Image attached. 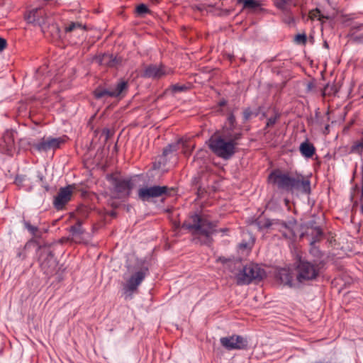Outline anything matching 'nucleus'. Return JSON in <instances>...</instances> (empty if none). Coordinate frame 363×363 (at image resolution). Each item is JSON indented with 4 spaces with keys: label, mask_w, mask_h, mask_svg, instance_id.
Listing matches in <instances>:
<instances>
[{
    "label": "nucleus",
    "mask_w": 363,
    "mask_h": 363,
    "mask_svg": "<svg viewBox=\"0 0 363 363\" xmlns=\"http://www.w3.org/2000/svg\"><path fill=\"white\" fill-rule=\"evenodd\" d=\"M242 137L240 132L230 134L226 133L225 138L221 136L211 137L209 140L210 149L219 157L230 159L235 153L238 140Z\"/></svg>",
    "instance_id": "3"
},
{
    "label": "nucleus",
    "mask_w": 363,
    "mask_h": 363,
    "mask_svg": "<svg viewBox=\"0 0 363 363\" xmlns=\"http://www.w3.org/2000/svg\"><path fill=\"white\" fill-rule=\"evenodd\" d=\"M181 140H179L178 143L174 144H169L168 146L164 148L162 152L163 155L167 156L169 153L177 151L179 149V143H180Z\"/></svg>",
    "instance_id": "29"
},
{
    "label": "nucleus",
    "mask_w": 363,
    "mask_h": 363,
    "mask_svg": "<svg viewBox=\"0 0 363 363\" xmlns=\"http://www.w3.org/2000/svg\"><path fill=\"white\" fill-rule=\"evenodd\" d=\"M226 123H228V124H237L236 119L233 113H230L228 114Z\"/></svg>",
    "instance_id": "39"
},
{
    "label": "nucleus",
    "mask_w": 363,
    "mask_h": 363,
    "mask_svg": "<svg viewBox=\"0 0 363 363\" xmlns=\"http://www.w3.org/2000/svg\"><path fill=\"white\" fill-rule=\"evenodd\" d=\"M312 87H313V84H312L310 83V84H308V90H311Z\"/></svg>",
    "instance_id": "48"
},
{
    "label": "nucleus",
    "mask_w": 363,
    "mask_h": 363,
    "mask_svg": "<svg viewBox=\"0 0 363 363\" xmlns=\"http://www.w3.org/2000/svg\"><path fill=\"white\" fill-rule=\"evenodd\" d=\"M296 225V221L294 219L286 221L281 233L282 235L287 239H292L296 236L294 228Z\"/></svg>",
    "instance_id": "21"
},
{
    "label": "nucleus",
    "mask_w": 363,
    "mask_h": 363,
    "mask_svg": "<svg viewBox=\"0 0 363 363\" xmlns=\"http://www.w3.org/2000/svg\"><path fill=\"white\" fill-rule=\"evenodd\" d=\"M84 28L85 27L79 22H71L65 28V30L66 33H70L77 29L83 30Z\"/></svg>",
    "instance_id": "26"
},
{
    "label": "nucleus",
    "mask_w": 363,
    "mask_h": 363,
    "mask_svg": "<svg viewBox=\"0 0 363 363\" xmlns=\"http://www.w3.org/2000/svg\"><path fill=\"white\" fill-rule=\"evenodd\" d=\"M24 227L33 235H35L36 233L38 230V228L35 226H33L30 224L29 221L23 220Z\"/></svg>",
    "instance_id": "34"
},
{
    "label": "nucleus",
    "mask_w": 363,
    "mask_h": 363,
    "mask_svg": "<svg viewBox=\"0 0 363 363\" xmlns=\"http://www.w3.org/2000/svg\"><path fill=\"white\" fill-rule=\"evenodd\" d=\"M137 177L138 176H135L133 177L125 179H113V185L115 191L119 194L121 196H129L131 194V191L134 188L135 182Z\"/></svg>",
    "instance_id": "10"
},
{
    "label": "nucleus",
    "mask_w": 363,
    "mask_h": 363,
    "mask_svg": "<svg viewBox=\"0 0 363 363\" xmlns=\"http://www.w3.org/2000/svg\"><path fill=\"white\" fill-rule=\"evenodd\" d=\"M171 72V69L167 67L163 64H150L144 68L142 76L145 78L160 79Z\"/></svg>",
    "instance_id": "11"
},
{
    "label": "nucleus",
    "mask_w": 363,
    "mask_h": 363,
    "mask_svg": "<svg viewBox=\"0 0 363 363\" xmlns=\"http://www.w3.org/2000/svg\"><path fill=\"white\" fill-rule=\"evenodd\" d=\"M261 107H258L255 111L250 108H247L243 111L242 116L245 121L250 119L252 116H257L260 112Z\"/></svg>",
    "instance_id": "24"
},
{
    "label": "nucleus",
    "mask_w": 363,
    "mask_h": 363,
    "mask_svg": "<svg viewBox=\"0 0 363 363\" xmlns=\"http://www.w3.org/2000/svg\"><path fill=\"white\" fill-rule=\"evenodd\" d=\"M237 128V124H228V123H225L224 127V133L223 136H225L226 133H230V134H233V132ZM235 133H233L234 134Z\"/></svg>",
    "instance_id": "35"
},
{
    "label": "nucleus",
    "mask_w": 363,
    "mask_h": 363,
    "mask_svg": "<svg viewBox=\"0 0 363 363\" xmlns=\"http://www.w3.org/2000/svg\"><path fill=\"white\" fill-rule=\"evenodd\" d=\"M72 194V191L71 186L60 188L57 194L54 198V207L57 210H62L71 200Z\"/></svg>",
    "instance_id": "13"
},
{
    "label": "nucleus",
    "mask_w": 363,
    "mask_h": 363,
    "mask_svg": "<svg viewBox=\"0 0 363 363\" xmlns=\"http://www.w3.org/2000/svg\"><path fill=\"white\" fill-rule=\"evenodd\" d=\"M94 61L99 65L108 67H116L121 63V58L115 57L111 54L104 53L96 56L94 58Z\"/></svg>",
    "instance_id": "14"
},
{
    "label": "nucleus",
    "mask_w": 363,
    "mask_h": 363,
    "mask_svg": "<svg viewBox=\"0 0 363 363\" xmlns=\"http://www.w3.org/2000/svg\"><path fill=\"white\" fill-rule=\"evenodd\" d=\"M322 262H311L298 257L296 262V281L299 284H303L308 281L316 279L319 276Z\"/></svg>",
    "instance_id": "4"
},
{
    "label": "nucleus",
    "mask_w": 363,
    "mask_h": 363,
    "mask_svg": "<svg viewBox=\"0 0 363 363\" xmlns=\"http://www.w3.org/2000/svg\"><path fill=\"white\" fill-rule=\"evenodd\" d=\"M169 188L167 186H152L140 188L138 190V198L143 201H148L153 198H158L169 194Z\"/></svg>",
    "instance_id": "9"
},
{
    "label": "nucleus",
    "mask_w": 363,
    "mask_h": 363,
    "mask_svg": "<svg viewBox=\"0 0 363 363\" xmlns=\"http://www.w3.org/2000/svg\"><path fill=\"white\" fill-rule=\"evenodd\" d=\"M4 152L8 155H12L15 150L14 132L6 130L3 135Z\"/></svg>",
    "instance_id": "17"
},
{
    "label": "nucleus",
    "mask_w": 363,
    "mask_h": 363,
    "mask_svg": "<svg viewBox=\"0 0 363 363\" xmlns=\"http://www.w3.org/2000/svg\"><path fill=\"white\" fill-rule=\"evenodd\" d=\"M128 89V83L127 81L120 79L115 85L112 87L113 92L114 93L115 98L121 99L124 97L125 93Z\"/></svg>",
    "instance_id": "19"
},
{
    "label": "nucleus",
    "mask_w": 363,
    "mask_h": 363,
    "mask_svg": "<svg viewBox=\"0 0 363 363\" xmlns=\"http://www.w3.org/2000/svg\"><path fill=\"white\" fill-rule=\"evenodd\" d=\"M317 237H321L323 235L322 230L320 228H315V229Z\"/></svg>",
    "instance_id": "44"
},
{
    "label": "nucleus",
    "mask_w": 363,
    "mask_h": 363,
    "mask_svg": "<svg viewBox=\"0 0 363 363\" xmlns=\"http://www.w3.org/2000/svg\"><path fill=\"white\" fill-rule=\"evenodd\" d=\"M24 182V176L18 175L15 179V183L17 184H21Z\"/></svg>",
    "instance_id": "42"
},
{
    "label": "nucleus",
    "mask_w": 363,
    "mask_h": 363,
    "mask_svg": "<svg viewBox=\"0 0 363 363\" xmlns=\"http://www.w3.org/2000/svg\"><path fill=\"white\" fill-rule=\"evenodd\" d=\"M41 267L47 274H51L54 272L56 267V260L54 254L50 251L44 260L41 262Z\"/></svg>",
    "instance_id": "18"
},
{
    "label": "nucleus",
    "mask_w": 363,
    "mask_h": 363,
    "mask_svg": "<svg viewBox=\"0 0 363 363\" xmlns=\"http://www.w3.org/2000/svg\"><path fill=\"white\" fill-rule=\"evenodd\" d=\"M82 220L77 219V223L74 225L70 227V232L72 235H82L84 233V230L82 228Z\"/></svg>",
    "instance_id": "27"
},
{
    "label": "nucleus",
    "mask_w": 363,
    "mask_h": 363,
    "mask_svg": "<svg viewBox=\"0 0 363 363\" xmlns=\"http://www.w3.org/2000/svg\"><path fill=\"white\" fill-rule=\"evenodd\" d=\"M323 46H324V48H325L327 49L329 48V45H328V43L326 41L324 42Z\"/></svg>",
    "instance_id": "47"
},
{
    "label": "nucleus",
    "mask_w": 363,
    "mask_h": 363,
    "mask_svg": "<svg viewBox=\"0 0 363 363\" xmlns=\"http://www.w3.org/2000/svg\"><path fill=\"white\" fill-rule=\"evenodd\" d=\"M352 152L362 154L363 152V139L354 143L351 147Z\"/></svg>",
    "instance_id": "33"
},
{
    "label": "nucleus",
    "mask_w": 363,
    "mask_h": 363,
    "mask_svg": "<svg viewBox=\"0 0 363 363\" xmlns=\"http://www.w3.org/2000/svg\"><path fill=\"white\" fill-rule=\"evenodd\" d=\"M226 104H227V101L225 100H222L219 102V106H224L226 105Z\"/></svg>",
    "instance_id": "45"
},
{
    "label": "nucleus",
    "mask_w": 363,
    "mask_h": 363,
    "mask_svg": "<svg viewBox=\"0 0 363 363\" xmlns=\"http://www.w3.org/2000/svg\"><path fill=\"white\" fill-rule=\"evenodd\" d=\"M25 18L28 23L43 27L47 23L48 16L43 8H35L28 11Z\"/></svg>",
    "instance_id": "12"
},
{
    "label": "nucleus",
    "mask_w": 363,
    "mask_h": 363,
    "mask_svg": "<svg viewBox=\"0 0 363 363\" xmlns=\"http://www.w3.org/2000/svg\"><path fill=\"white\" fill-rule=\"evenodd\" d=\"M264 275V271L257 264L250 263L244 266L238 274V282L240 284H249L252 281L262 280Z\"/></svg>",
    "instance_id": "5"
},
{
    "label": "nucleus",
    "mask_w": 363,
    "mask_h": 363,
    "mask_svg": "<svg viewBox=\"0 0 363 363\" xmlns=\"http://www.w3.org/2000/svg\"><path fill=\"white\" fill-rule=\"evenodd\" d=\"M65 143V136L53 138L52 136L43 137L38 142L32 144V147L38 152H47L55 150Z\"/></svg>",
    "instance_id": "7"
},
{
    "label": "nucleus",
    "mask_w": 363,
    "mask_h": 363,
    "mask_svg": "<svg viewBox=\"0 0 363 363\" xmlns=\"http://www.w3.org/2000/svg\"><path fill=\"white\" fill-rule=\"evenodd\" d=\"M254 243V240L252 239V242H242L239 244V247L240 249H246V248H248V247H251V246L253 245Z\"/></svg>",
    "instance_id": "40"
},
{
    "label": "nucleus",
    "mask_w": 363,
    "mask_h": 363,
    "mask_svg": "<svg viewBox=\"0 0 363 363\" xmlns=\"http://www.w3.org/2000/svg\"><path fill=\"white\" fill-rule=\"evenodd\" d=\"M113 94L112 87L104 88L99 86L94 91V96L96 99H101L106 96L115 98Z\"/></svg>",
    "instance_id": "22"
},
{
    "label": "nucleus",
    "mask_w": 363,
    "mask_h": 363,
    "mask_svg": "<svg viewBox=\"0 0 363 363\" xmlns=\"http://www.w3.org/2000/svg\"><path fill=\"white\" fill-rule=\"evenodd\" d=\"M337 91V90L335 85L327 84L323 90V95H332L335 94Z\"/></svg>",
    "instance_id": "32"
},
{
    "label": "nucleus",
    "mask_w": 363,
    "mask_h": 363,
    "mask_svg": "<svg viewBox=\"0 0 363 363\" xmlns=\"http://www.w3.org/2000/svg\"><path fill=\"white\" fill-rule=\"evenodd\" d=\"M329 127L330 125L328 124L325 126L324 133L327 134L329 132Z\"/></svg>",
    "instance_id": "46"
},
{
    "label": "nucleus",
    "mask_w": 363,
    "mask_h": 363,
    "mask_svg": "<svg viewBox=\"0 0 363 363\" xmlns=\"http://www.w3.org/2000/svg\"><path fill=\"white\" fill-rule=\"evenodd\" d=\"M268 182L278 190L291 194L309 195L311 193L309 178L297 172L275 169L269 174Z\"/></svg>",
    "instance_id": "1"
},
{
    "label": "nucleus",
    "mask_w": 363,
    "mask_h": 363,
    "mask_svg": "<svg viewBox=\"0 0 363 363\" xmlns=\"http://www.w3.org/2000/svg\"><path fill=\"white\" fill-rule=\"evenodd\" d=\"M277 278L285 286L290 288L298 287L299 283L297 282L296 279H294L293 273L289 269L283 268L279 270Z\"/></svg>",
    "instance_id": "15"
},
{
    "label": "nucleus",
    "mask_w": 363,
    "mask_h": 363,
    "mask_svg": "<svg viewBox=\"0 0 363 363\" xmlns=\"http://www.w3.org/2000/svg\"><path fill=\"white\" fill-rule=\"evenodd\" d=\"M351 40L354 43L363 44V33L352 36Z\"/></svg>",
    "instance_id": "38"
},
{
    "label": "nucleus",
    "mask_w": 363,
    "mask_h": 363,
    "mask_svg": "<svg viewBox=\"0 0 363 363\" xmlns=\"http://www.w3.org/2000/svg\"><path fill=\"white\" fill-rule=\"evenodd\" d=\"M286 221L278 219H263L257 222V226L260 230L272 229L274 230L281 231Z\"/></svg>",
    "instance_id": "16"
},
{
    "label": "nucleus",
    "mask_w": 363,
    "mask_h": 363,
    "mask_svg": "<svg viewBox=\"0 0 363 363\" xmlns=\"http://www.w3.org/2000/svg\"><path fill=\"white\" fill-rule=\"evenodd\" d=\"M220 342L228 350H247L248 347L247 339L238 335L220 337Z\"/></svg>",
    "instance_id": "8"
},
{
    "label": "nucleus",
    "mask_w": 363,
    "mask_h": 363,
    "mask_svg": "<svg viewBox=\"0 0 363 363\" xmlns=\"http://www.w3.org/2000/svg\"><path fill=\"white\" fill-rule=\"evenodd\" d=\"M311 18H316V17H318L319 20H321L323 18H328V17H325V16H324L323 15L321 14V12H320V11L318 9H315V10H313L311 13Z\"/></svg>",
    "instance_id": "37"
},
{
    "label": "nucleus",
    "mask_w": 363,
    "mask_h": 363,
    "mask_svg": "<svg viewBox=\"0 0 363 363\" xmlns=\"http://www.w3.org/2000/svg\"><path fill=\"white\" fill-rule=\"evenodd\" d=\"M135 12L138 16H143L145 14L150 13V11L145 4H141L136 7Z\"/></svg>",
    "instance_id": "30"
},
{
    "label": "nucleus",
    "mask_w": 363,
    "mask_h": 363,
    "mask_svg": "<svg viewBox=\"0 0 363 363\" xmlns=\"http://www.w3.org/2000/svg\"><path fill=\"white\" fill-rule=\"evenodd\" d=\"M6 47V40L0 37V51H2Z\"/></svg>",
    "instance_id": "43"
},
{
    "label": "nucleus",
    "mask_w": 363,
    "mask_h": 363,
    "mask_svg": "<svg viewBox=\"0 0 363 363\" xmlns=\"http://www.w3.org/2000/svg\"><path fill=\"white\" fill-rule=\"evenodd\" d=\"M17 257L21 259H24L26 258V255L23 252V250L21 248L18 249Z\"/></svg>",
    "instance_id": "41"
},
{
    "label": "nucleus",
    "mask_w": 363,
    "mask_h": 363,
    "mask_svg": "<svg viewBox=\"0 0 363 363\" xmlns=\"http://www.w3.org/2000/svg\"><path fill=\"white\" fill-rule=\"evenodd\" d=\"M189 89V86L185 84H175L172 85L167 91H171L172 94L178 93V92H185Z\"/></svg>",
    "instance_id": "28"
},
{
    "label": "nucleus",
    "mask_w": 363,
    "mask_h": 363,
    "mask_svg": "<svg viewBox=\"0 0 363 363\" xmlns=\"http://www.w3.org/2000/svg\"><path fill=\"white\" fill-rule=\"evenodd\" d=\"M295 41L298 44L305 45L307 41V36L306 34H298L295 37Z\"/></svg>",
    "instance_id": "36"
},
{
    "label": "nucleus",
    "mask_w": 363,
    "mask_h": 363,
    "mask_svg": "<svg viewBox=\"0 0 363 363\" xmlns=\"http://www.w3.org/2000/svg\"><path fill=\"white\" fill-rule=\"evenodd\" d=\"M239 3L242 4L243 9H256L262 6L259 0H239Z\"/></svg>",
    "instance_id": "23"
},
{
    "label": "nucleus",
    "mask_w": 363,
    "mask_h": 363,
    "mask_svg": "<svg viewBox=\"0 0 363 363\" xmlns=\"http://www.w3.org/2000/svg\"><path fill=\"white\" fill-rule=\"evenodd\" d=\"M216 226L217 222L210 221L197 213L190 215L182 224L183 228L191 233L196 242L208 245L213 241V234L217 232L225 233L228 231V228H220L217 230Z\"/></svg>",
    "instance_id": "2"
},
{
    "label": "nucleus",
    "mask_w": 363,
    "mask_h": 363,
    "mask_svg": "<svg viewBox=\"0 0 363 363\" xmlns=\"http://www.w3.org/2000/svg\"><path fill=\"white\" fill-rule=\"evenodd\" d=\"M291 4V0H274L275 6L284 12L289 11L288 6Z\"/></svg>",
    "instance_id": "25"
},
{
    "label": "nucleus",
    "mask_w": 363,
    "mask_h": 363,
    "mask_svg": "<svg viewBox=\"0 0 363 363\" xmlns=\"http://www.w3.org/2000/svg\"><path fill=\"white\" fill-rule=\"evenodd\" d=\"M281 115L277 111H274V115L268 118L265 128L272 127L279 119Z\"/></svg>",
    "instance_id": "31"
},
{
    "label": "nucleus",
    "mask_w": 363,
    "mask_h": 363,
    "mask_svg": "<svg viewBox=\"0 0 363 363\" xmlns=\"http://www.w3.org/2000/svg\"><path fill=\"white\" fill-rule=\"evenodd\" d=\"M149 269L147 266L143 265L140 270L133 274L123 286V293L125 299H131L134 292L137 291L138 286L148 274Z\"/></svg>",
    "instance_id": "6"
},
{
    "label": "nucleus",
    "mask_w": 363,
    "mask_h": 363,
    "mask_svg": "<svg viewBox=\"0 0 363 363\" xmlns=\"http://www.w3.org/2000/svg\"><path fill=\"white\" fill-rule=\"evenodd\" d=\"M299 151L302 156L306 158H311L315 153V147L313 143L306 140L301 143L299 146Z\"/></svg>",
    "instance_id": "20"
}]
</instances>
